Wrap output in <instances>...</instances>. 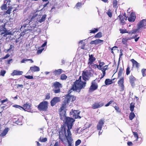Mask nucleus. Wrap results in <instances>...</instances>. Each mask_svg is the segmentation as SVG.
<instances>
[{"mask_svg": "<svg viewBox=\"0 0 146 146\" xmlns=\"http://www.w3.org/2000/svg\"><path fill=\"white\" fill-rule=\"evenodd\" d=\"M50 98V94L49 93L45 95L46 100H49Z\"/></svg>", "mask_w": 146, "mask_h": 146, "instance_id": "8fccbe9b", "label": "nucleus"}, {"mask_svg": "<svg viewBox=\"0 0 146 146\" xmlns=\"http://www.w3.org/2000/svg\"><path fill=\"white\" fill-rule=\"evenodd\" d=\"M67 78V76L64 74H62L60 77L61 79L62 80L66 79Z\"/></svg>", "mask_w": 146, "mask_h": 146, "instance_id": "49530a36", "label": "nucleus"}, {"mask_svg": "<svg viewBox=\"0 0 146 146\" xmlns=\"http://www.w3.org/2000/svg\"><path fill=\"white\" fill-rule=\"evenodd\" d=\"M107 14L108 15V16L111 17L112 16V14L111 12V10L109 9L108 10V11L107 12Z\"/></svg>", "mask_w": 146, "mask_h": 146, "instance_id": "37998d69", "label": "nucleus"}, {"mask_svg": "<svg viewBox=\"0 0 146 146\" xmlns=\"http://www.w3.org/2000/svg\"><path fill=\"white\" fill-rule=\"evenodd\" d=\"M133 133L134 137L136 138L135 140L137 141L139 139V137L137 133V132H133Z\"/></svg>", "mask_w": 146, "mask_h": 146, "instance_id": "c9c22d12", "label": "nucleus"}, {"mask_svg": "<svg viewBox=\"0 0 146 146\" xmlns=\"http://www.w3.org/2000/svg\"><path fill=\"white\" fill-rule=\"evenodd\" d=\"M60 101V98L59 97H55L51 100L50 102L51 105L53 106L57 103Z\"/></svg>", "mask_w": 146, "mask_h": 146, "instance_id": "2eb2a0df", "label": "nucleus"}, {"mask_svg": "<svg viewBox=\"0 0 146 146\" xmlns=\"http://www.w3.org/2000/svg\"><path fill=\"white\" fill-rule=\"evenodd\" d=\"M28 61H30L32 63L33 62V61L32 59H24L21 61V63H25L26 62Z\"/></svg>", "mask_w": 146, "mask_h": 146, "instance_id": "2f4dec72", "label": "nucleus"}, {"mask_svg": "<svg viewBox=\"0 0 146 146\" xmlns=\"http://www.w3.org/2000/svg\"><path fill=\"white\" fill-rule=\"evenodd\" d=\"M113 83V80L107 79L106 80L105 83L106 85H109Z\"/></svg>", "mask_w": 146, "mask_h": 146, "instance_id": "c85d7f7f", "label": "nucleus"}, {"mask_svg": "<svg viewBox=\"0 0 146 146\" xmlns=\"http://www.w3.org/2000/svg\"><path fill=\"white\" fill-rule=\"evenodd\" d=\"M146 72V69H143L141 70V72L142 73V76H143L144 77L145 76Z\"/></svg>", "mask_w": 146, "mask_h": 146, "instance_id": "79ce46f5", "label": "nucleus"}, {"mask_svg": "<svg viewBox=\"0 0 146 146\" xmlns=\"http://www.w3.org/2000/svg\"><path fill=\"white\" fill-rule=\"evenodd\" d=\"M82 4L81 3L78 2L76 4L75 7L77 9H79L81 7L82 4Z\"/></svg>", "mask_w": 146, "mask_h": 146, "instance_id": "f704fd0d", "label": "nucleus"}, {"mask_svg": "<svg viewBox=\"0 0 146 146\" xmlns=\"http://www.w3.org/2000/svg\"><path fill=\"white\" fill-rule=\"evenodd\" d=\"M86 82L85 81H82L81 80V76L79 77L78 80H77L73 85L72 89L76 91L77 92H79L80 90L84 88L86 86Z\"/></svg>", "mask_w": 146, "mask_h": 146, "instance_id": "20e7f679", "label": "nucleus"}, {"mask_svg": "<svg viewBox=\"0 0 146 146\" xmlns=\"http://www.w3.org/2000/svg\"><path fill=\"white\" fill-rule=\"evenodd\" d=\"M13 106L14 107L18 108L20 110L22 109V108H21V107H22L21 106L19 105H15Z\"/></svg>", "mask_w": 146, "mask_h": 146, "instance_id": "4d7b16f0", "label": "nucleus"}, {"mask_svg": "<svg viewBox=\"0 0 146 146\" xmlns=\"http://www.w3.org/2000/svg\"><path fill=\"white\" fill-rule=\"evenodd\" d=\"M130 68L129 66H128L126 69V74L127 75H129L130 73Z\"/></svg>", "mask_w": 146, "mask_h": 146, "instance_id": "09e8293b", "label": "nucleus"}, {"mask_svg": "<svg viewBox=\"0 0 146 146\" xmlns=\"http://www.w3.org/2000/svg\"><path fill=\"white\" fill-rule=\"evenodd\" d=\"M131 61L133 64V66H135L137 68L139 67V64L136 61L133 59H132Z\"/></svg>", "mask_w": 146, "mask_h": 146, "instance_id": "cd10ccee", "label": "nucleus"}, {"mask_svg": "<svg viewBox=\"0 0 146 146\" xmlns=\"http://www.w3.org/2000/svg\"><path fill=\"white\" fill-rule=\"evenodd\" d=\"M135 116V115L134 113L133 112H131L129 116V118L130 120H131L133 119L134 118Z\"/></svg>", "mask_w": 146, "mask_h": 146, "instance_id": "7c9ffc66", "label": "nucleus"}, {"mask_svg": "<svg viewBox=\"0 0 146 146\" xmlns=\"http://www.w3.org/2000/svg\"><path fill=\"white\" fill-rule=\"evenodd\" d=\"M124 78L122 77L120 78L118 82V84L121 87V91H122L124 90V86L123 85Z\"/></svg>", "mask_w": 146, "mask_h": 146, "instance_id": "f3484780", "label": "nucleus"}, {"mask_svg": "<svg viewBox=\"0 0 146 146\" xmlns=\"http://www.w3.org/2000/svg\"><path fill=\"white\" fill-rule=\"evenodd\" d=\"M31 21H33V20H31V18L30 19L29 18L28 19H27L26 20L25 22L26 23H30Z\"/></svg>", "mask_w": 146, "mask_h": 146, "instance_id": "13d9d810", "label": "nucleus"}, {"mask_svg": "<svg viewBox=\"0 0 146 146\" xmlns=\"http://www.w3.org/2000/svg\"><path fill=\"white\" fill-rule=\"evenodd\" d=\"M119 31H120V33H122V34H123V33H129H129L130 32L128 33V31H127V30L125 29H119ZM131 31H130V32Z\"/></svg>", "mask_w": 146, "mask_h": 146, "instance_id": "4c0bfd02", "label": "nucleus"}, {"mask_svg": "<svg viewBox=\"0 0 146 146\" xmlns=\"http://www.w3.org/2000/svg\"><path fill=\"white\" fill-rule=\"evenodd\" d=\"M6 71L4 70H1L0 72V75L1 76H4L5 74Z\"/></svg>", "mask_w": 146, "mask_h": 146, "instance_id": "603ef678", "label": "nucleus"}, {"mask_svg": "<svg viewBox=\"0 0 146 146\" xmlns=\"http://www.w3.org/2000/svg\"><path fill=\"white\" fill-rule=\"evenodd\" d=\"M89 57L88 63V65L92 64L96 60L95 58L94 57L92 54L89 55Z\"/></svg>", "mask_w": 146, "mask_h": 146, "instance_id": "4be33fe9", "label": "nucleus"}, {"mask_svg": "<svg viewBox=\"0 0 146 146\" xmlns=\"http://www.w3.org/2000/svg\"><path fill=\"white\" fill-rule=\"evenodd\" d=\"M7 5L4 3V4L1 7V9L2 10H6L7 9Z\"/></svg>", "mask_w": 146, "mask_h": 146, "instance_id": "ea45409f", "label": "nucleus"}, {"mask_svg": "<svg viewBox=\"0 0 146 146\" xmlns=\"http://www.w3.org/2000/svg\"><path fill=\"white\" fill-rule=\"evenodd\" d=\"M112 101H110L105 105V106L107 107L109 106L110 104H111L112 103Z\"/></svg>", "mask_w": 146, "mask_h": 146, "instance_id": "680f3d73", "label": "nucleus"}, {"mask_svg": "<svg viewBox=\"0 0 146 146\" xmlns=\"http://www.w3.org/2000/svg\"><path fill=\"white\" fill-rule=\"evenodd\" d=\"M102 33L101 32H100L97 33L94 36L96 38H100L102 37Z\"/></svg>", "mask_w": 146, "mask_h": 146, "instance_id": "58836bf2", "label": "nucleus"}, {"mask_svg": "<svg viewBox=\"0 0 146 146\" xmlns=\"http://www.w3.org/2000/svg\"><path fill=\"white\" fill-rule=\"evenodd\" d=\"M59 138L63 142L67 140L68 144V146H72L71 143L72 141L71 138V135L70 133H68V135H67L65 128H63L62 131L59 132Z\"/></svg>", "mask_w": 146, "mask_h": 146, "instance_id": "f03ea898", "label": "nucleus"}, {"mask_svg": "<svg viewBox=\"0 0 146 146\" xmlns=\"http://www.w3.org/2000/svg\"><path fill=\"white\" fill-rule=\"evenodd\" d=\"M62 84L59 82H56L53 84L52 90L55 93H58L60 92V88L62 87Z\"/></svg>", "mask_w": 146, "mask_h": 146, "instance_id": "9d476101", "label": "nucleus"}, {"mask_svg": "<svg viewBox=\"0 0 146 146\" xmlns=\"http://www.w3.org/2000/svg\"><path fill=\"white\" fill-rule=\"evenodd\" d=\"M104 123V120L101 119L100 120L97 126V129L98 130H101Z\"/></svg>", "mask_w": 146, "mask_h": 146, "instance_id": "412c9836", "label": "nucleus"}, {"mask_svg": "<svg viewBox=\"0 0 146 146\" xmlns=\"http://www.w3.org/2000/svg\"><path fill=\"white\" fill-rule=\"evenodd\" d=\"M105 64V63L103 62H100L99 64L98 65V69L101 70L102 72V74L101 75V77L100 78H102L106 74V71L108 69L107 65L104 66L102 67V66Z\"/></svg>", "mask_w": 146, "mask_h": 146, "instance_id": "1a4fd4ad", "label": "nucleus"}, {"mask_svg": "<svg viewBox=\"0 0 146 146\" xmlns=\"http://www.w3.org/2000/svg\"><path fill=\"white\" fill-rule=\"evenodd\" d=\"M131 38H132L131 37H126L125 38H123L122 39V42L124 44L126 45L127 41L131 40Z\"/></svg>", "mask_w": 146, "mask_h": 146, "instance_id": "c756f323", "label": "nucleus"}, {"mask_svg": "<svg viewBox=\"0 0 146 146\" xmlns=\"http://www.w3.org/2000/svg\"><path fill=\"white\" fill-rule=\"evenodd\" d=\"M11 0H5L4 3L7 4V5L8 6V7H9V5H10V3L11 2Z\"/></svg>", "mask_w": 146, "mask_h": 146, "instance_id": "a18cd8bd", "label": "nucleus"}, {"mask_svg": "<svg viewBox=\"0 0 146 146\" xmlns=\"http://www.w3.org/2000/svg\"><path fill=\"white\" fill-rule=\"evenodd\" d=\"M62 72V70L61 69H59L54 71L53 73L55 75H58L60 74Z\"/></svg>", "mask_w": 146, "mask_h": 146, "instance_id": "bb28decb", "label": "nucleus"}, {"mask_svg": "<svg viewBox=\"0 0 146 146\" xmlns=\"http://www.w3.org/2000/svg\"><path fill=\"white\" fill-rule=\"evenodd\" d=\"M135 79V78L133 76H131L130 78V80L131 83L132 84L133 83V81Z\"/></svg>", "mask_w": 146, "mask_h": 146, "instance_id": "6e6d98bb", "label": "nucleus"}, {"mask_svg": "<svg viewBox=\"0 0 146 146\" xmlns=\"http://www.w3.org/2000/svg\"><path fill=\"white\" fill-rule=\"evenodd\" d=\"M127 144L129 146H131V145H133V143H132V142H130V141L128 142L127 143Z\"/></svg>", "mask_w": 146, "mask_h": 146, "instance_id": "338daca9", "label": "nucleus"}, {"mask_svg": "<svg viewBox=\"0 0 146 146\" xmlns=\"http://www.w3.org/2000/svg\"><path fill=\"white\" fill-rule=\"evenodd\" d=\"M81 143V141L80 139L77 140L75 143V145L78 146Z\"/></svg>", "mask_w": 146, "mask_h": 146, "instance_id": "3c124183", "label": "nucleus"}, {"mask_svg": "<svg viewBox=\"0 0 146 146\" xmlns=\"http://www.w3.org/2000/svg\"><path fill=\"white\" fill-rule=\"evenodd\" d=\"M93 72V71L91 69L89 70H84L82 74L83 79L85 81L88 80L90 77L92 75Z\"/></svg>", "mask_w": 146, "mask_h": 146, "instance_id": "423d86ee", "label": "nucleus"}, {"mask_svg": "<svg viewBox=\"0 0 146 146\" xmlns=\"http://www.w3.org/2000/svg\"><path fill=\"white\" fill-rule=\"evenodd\" d=\"M64 121L65 120V124L64 126L62 128L60 131H62V130L63 128L65 129L66 133L67 135H68V133H70L71 135L70 131V129H71L72 126V124L73 122L75 120L72 118L66 116V117L64 120Z\"/></svg>", "mask_w": 146, "mask_h": 146, "instance_id": "7ed1b4c3", "label": "nucleus"}, {"mask_svg": "<svg viewBox=\"0 0 146 146\" xmlns=\"http://www.w3.org/2000/svg\"><path fill=\"white\" fill-rule=\"evenodd\" d=\"M68 105L65 103L64 102L60 107L59 111L60 112V119L62 120H64L66 117V109L68 106Z\"/></svg>", "mask_w": 146, "mask_h": 146, "instance_id": "0eeeda50", "label": "nucleus"}, {"mask_svg": "<svg viewBox=\"0 0 146 146\" xmlns=\"http://www.w3.org/2000/svg\"><path fill=\"white\" fill-rule=\"evenodd\" d=\"M9 130L8 128H5L3 130V132L0 134L1 137H3L5 136Z\"/></svg>", "mask_w": 146, "mask_h": 146, "instance_id": "a878e982", "label": "nucleus"}, {"mask_svg": "<svg viewBox=\"0 0 146 146\" xmlns=\"http://www.w3.org/2000/svg\"><path fill=\"white\" fill-rule=\"evenodd\" d=\"M89 68L92 67V68L94 69H96L97 68L98 69V65L96 64H94L93 63L91 65H89Z\"/></svg>", "mask_w": 146, "mask_h": 146, "instance_id": "473e14b6", "label": "nucleus"}, {"mask_svg": "<svg viewBox=\"0 0 146 146\" xmlns=\"http://www.w3.org/2000/svg\"><path fill=\"white\" fill-rule=\"evenodd\" d=\"M25 77L26 78L29 79H33V77L32 76H25Z\"/></svg>", "mask_w": 146, "mask_h": 146, "instance_id": "5fc2aeb1", "label": "nucleus"}, {"mask_svg": "<svg viewBox=\"0 0 146 146\" xmlns=\"http://www.w3.org/2000/svg\"><path fill=\"white\" fill-rule=\"evenodd\" d=\"M103 105V104L101 102L95 103L92 105V108L94 109L100 108Z\"/></svg>", "mask_w": 146, "mask_h": 146, "instance_id": "aec40b11", "label": "nucleus"}, {"mask_svg": "<svg viewBox=\"0 0 146 146\" xmlns=\"http://www.w3.org/2000/svg\"><path fill=\"white\" fill-rule=\"evenodd\" d=\"M98 85L97 83L94 82H93L92 83V85L89 88V91L90 92L96 90L98 88Z\"/></svg>", "mask_w": 146, "mask_h": 146, "instance_id": "dca6fc26", "label": "nucleus"}, {"mask_svg": "<svg viewBox=\"0 0 146 146\" xmlns=\"http://www.w3.org/2000/svg\"><path fill=\"white\" fill-rule=\"evenodd\" d=\"M30 70L32 72H35L39 71L40 68L39 67L35 66H33L31 67L30 68Z\"/></svg>", "mask_w": 146, "mask_h": 146, "instance_id": "b1692460", "label": "nucleus"}, {"mask_svg": "<svg viewBox=\"0 0 146 146\" xmlns=\"http://www.w3.org/2000/svg\"><path fill=\"white\" fill-rule=\"evenodd\" d=\"M41 48L39 49L37 52V54H40L42 51L44 50V48Z\"/></svg>", "mask_w": 146, "mask_h": 146, "instance_id": "c03bdc74", "label": "nucleus"}, {"mask_svg": "<svg viewBox=\"0 0 146 146\" xmlns=\"http://www.w3.org/2000/svg\"><path fill=\"white\" fill-rule=\"evenodd\" d=\"M99 29L98 28H94L93 29L90 31V33H95L98 31Z\"/></svg>", "mask_w": 146, "mask_h": 146, "instance_id": "e433bc0d", "label": "nucleus"}, {"mask_svg": "<svg viewBox=\"0 0 146 146\" xmlns=\"http://www.w3.org/2000/svg\"><path fill=\"white\" fill-rule=\"evenodd\" d=\"M135 104L133 102L131 103L130 105V108L131 111L133 112L134 110V109L135 107Z\"/></svg>", "mask_w": 146, "mask_h": 146, "instance_id": "72a5a7b5", "label": "nucleus"}, {"mask_svg": "<svg viewBox=\"0 0 146 146\" xmlns=\"http://www.w3.org/2000/svg\"><path fill=\"white\" fill-rule=\"evenodd\" d=\"M7 100H8L7 99V98H6L4 100H1V102L2 104H3V103H4L7 102Z\"/></svg>", "mask_w": 146, "mask_h": 146, "instance_id": "0e129e2a", "label": "nucleus"}, {"mask_svg": "<svg viewBox=\"0 0 146 146\" xmlns=\"http://www.w3.org/2000/svg\"><path fill=\"white\" fill-rule=\"evenodd\" d=\"M0 33L1 35L5 34L6 33V30L5 28V24L3 22H0Z\"/></svg>", "mask_w": 146, "mask_h": 146, "instance_id": "4468645a", "label": "nucleus"}, {"mask_svg": "<svg viewBox=\"0 0 146 146\" xmlns=\"http://www.w3.org/2000/svg\"><path fill=\"white\" fill-rule=\"evenodd\" d=\"M46 17V15L45 14L42 15H35L31 17V20L34 21V23L33 24H31L30 26H28L27 29H25V30L27 31L33 30L37 26H38L41 23L44 21Z\"/></svg>", "mask_w": 146, "mask_h": 146, "instance_id": "f257e3e1", "label": "nucleus"}, {"mask_svg": "<svg viewBox=\"0 0 146 146\" xmlns=\"http://www.w3.org/2000/svg\"><path fill=\"white\" fill-rule=\"evenodd\" d=\"M137 29L133 30L129 33V34H132L138 32L140 29L146 26V19H143L141 20L137 24Z\"/></svg>", "mask_w": 146, "mask_h": 146, "instance_id": "39448f33", "label": "nucleus"}, {"mask_svg": "<svg viewBox=\"0 0 146 146\" xmlns=\"http://www.w3.org/2000/svg\"><path fill=\"white\" fill-rule=\"evenodd\" d=\"M114 108L117 112H120L119 108L117 106H114Z\"/></svg>", "mask_w": 146, "mask_h": 146, "instance_id": "864d4df0", "label": "nucleus"}, {"mask_svg": "<svg viewBox=\"0 0 146 146\" xmlns=\"http://www.w3.org/2000/svg\"><path fill=\"white\" fill-rule=\"evenodd\" d=\"M118 17L120 18L121 23L122 24H124L125 23V22L126 21L127 17L125 15V14H124L122 17V18H120V16H118Z\"/></svg>", "mask_w": 146, "mask_h": 146, "instance_id": "393cba45", "label": "nucleus"}, {"mask_svg": "<svg viewBox=\"0 0 146 146\" xmlns=\"http://www.w3.org/2000/svg\"><path fill=\"white\" fill-rule=\"evenodd\" d=\"M48 108V102L47 101H44L41 102L38 105V108L39 110L45 111Z\"/></svg>", "mask_w": 146, "mask_h": 146, "instance_id": "9b49d317", "label": "nucleus"}, {"mask_svg": "<svg viewBox=\"0 0 146 146\" xmlns=\"http://www.w3.org/2000/svg\"><path fill=\"white\" fill-rule=\"evenodd\" d=\"M11 9H9L8 10H7V11L6 13L7 14H10L11 13Z\"/></svg>", "mask_w": 146, "mask_h": 146, "instance_id": "e2e57ef3", "label": "nucleus"}, {"mask_svg": "<svg viewBox=\"0 0 146 146\" xmlns=\"http://www.w3.org/2000/svg\"><path fill=\"white\" fill-rule=\"evenodd\" d=\"M20 87L23 88V85L22 84H18L17 85V88H19Z\"/></svg>", "mask_w": 146, "mask_h": 146, "instance_id": "69168bd1", "label": "nucleus"}, {"mask_svg": "<svg viewBox=\"0 0 146 146\" xmlns=\"http://www.w3.org/2000/svg\"><path fill=\"white\" fill-rule=\"evenodd\" d=\"M40 141L42 142H45L47 141V138H44L42 139H40Z\"/></svg>", "mask_w": 146, "mask_h": 146, "instance_id": "bf43d9fd", "label": "nucleus"}, {"mask_svg": "<svg viewBox=\"0 0 146 146\" xmlns=\"http://www.w3.org/2000/svg\"><path fill=\"white\" fill-rule=\"evenodd\" d=\"M136 18L135 15L134 13H131L130 15L128 17V21L130 22H133Z\"/></svg>", "mask_w": 146, "mask_h": 146, "instance_id": "a211bd4d", "label": "nucleus"}, {"mask_svg": "<svg viewBox=\"0 0 146 146\" xmlns=\"http://www.w3.org/2000/svg\"><path fill=\"white\" fill-rule=\"evenodd\" d=\"M117 5V1L116 0H113V7L116 8Z\"/></svg>", "mask_w": 146, "mask_h": 146, "instance_id": "de8ad7c7", "label": "nucleus"}, {"mask_svg": "<svg viewBox=\"0 0 146 146\" xmlns=\"http://www.w3.org/2000/svg\"><path fill=\"white\" fill-rule=\"evenodd\" d=\"M23 72L17 70H14L13 72L11 74L13 76L15 75H22Z\"/></svg>", "mask_w": 146, "mask_h": 146, "instance_id": "5701e85b", "label": "nucleus"}, {"mask_svg": "<svg viewBox=\"0 0 146 146\" xmlns=\"http://www.w3.org/2000/svg\"><path fill=\"white\" fill-rule=\"evenodd\" d=\"M9 56H10V55L9 54H6L5 55V56L4 57L3 59H6V58H8Z\"/></svg>", "mask_w": 146, "mask_h": 146, "instance_id": "774afa93", "label": "nucleus"}, {"mask_svg": "<svg viewBox=\"0 0 146 146\" xmlns=\"http://www.w3.org/2000/svg\"><path fill=\"white\" fill-rule=\"evenodd\" d=\"M123 74V70H120L118 73V78L120 79L121 77Z\"/></svg>", "mask_w": 146, "mask_h": 146, "instance_id": "a19ab883", "label": "nucleus"}, {"mask_svg": "<svg viewBox=\"0 0 146 146\" xmlns=\"http://www.w3.org/2000/svg\"><path fill=\"white\" fill-rule=\"evenodd\" d=\"M104 40L99 39H96L94 40H92L91 41L90 44H94L97 45L100 43H103Z\"/></svg>", "mask_w": 146, "mask_h": 146, "instance_id": "6ab92c4d", "label": "nucleus"}, {"mask_svg": "<svg viewBox=\"0 0 146 146\" xmlns=\"http://www.w3.org/2000/svg\"><path fill=\"white\" fill-rule=\"evenodd\" d=\"M80 111L78 110H72L70 112L71 115H72V117L75 118H80L81 117L79 115Z\"/></svg>", "mask_w": 146, "mask_h": 146, "instance_id": "ddd939ff", "label": "nucleus"}, {"mask_svg": "<svg viewBox=\"0 0 146 146\" xmlns=\"http://www.w3.org/2000/svg\"><path fill=\"white\" fill-rule=\"evenodd\" d=\"M31 104L29 103H26L24 104L23 107H21L22 109L25 111H27L29 112H31Z\"/></svg>", "mask_w": 146, "mask_h": 146, "instance_id": "f8f14e48", "label": "nucleus"}, {"mask_svg": "<svg viewBox=\"0 0 146 146\" xmlns=\"http://www.w3.org/2000/svg\"><path fill=\"white\" fill-rule=\"evenodd\" d=\"M76 97L75 96L68 94L65 97L64 102L68 105H70L73 103L76 100Z\"/></svg>", "mask_w": 146, "mask_h": 146, "instance_id": "6e6552de", "label": "nucleus"}, {"mask_svg": "<svg viewBox=\"0 0 146 146\" xmlns=\"http://www.w3.org/2000/svg\"><path fill=\"white\" fill-rule=\"evenodd\" d=\"M47 44V41H45V42L41 46V48H44L43 47L46 46Z\"/></svg>", "mask_w": 146, "mask_h": 146, "instance_id": "052dcab7", "label": "nucleus"}]
</instances>
